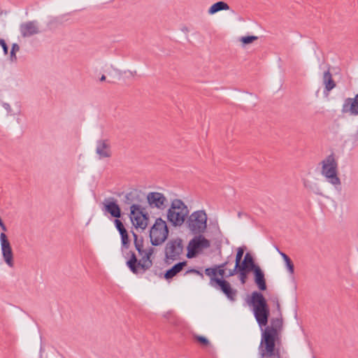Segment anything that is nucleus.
I'll list each match as a JSON object with an SVG mask.
<instances>
[{
    "label": "nucleus",
    "mask_w": 358,
    "mask_h": 358,
    "mask_svg": "<svg viewBox=\"0 0 358 358\" xmlns=\"http://www.w3.org/2000/svg\"><path fill=\"white\" fill-rule=\"evenodd\" d=\"M20 31L22 36L24 38L30 37L40 32L38 22L35 20L21 24Z\"/></svg>",
    "instance_id": "14"
},
{
    "label": "nucleus",
    "mask_w": 358,
    "mask_h": 358,
    "mask_svg": "<svg viewBox=\"0 0 358 358\" xmlns=\"http://www.w3.org/2000/svg\"><path fill=\"white\" fill-rule=\"evenodd\" d=\"M96 153L99 155V159L111 157L110 145L108 140H99L96 142Z\"/></svg>",
    "instance_id": "15"
},
{
    "label": "nucleus",
    "mask_w": 358,
    "mask_h": 358,
    "mask_svg": "<svg viewBox=\"0 0 358 358\" xmlns=\"http://www.w3.org/2000/svg\"><path fill=\"white\" fill-rule=\"evenodd\" d=\"M313 358H315V357H313Z\"/></svg>",
    "instance_id": "49"
},
{
    "label": "nucleus",
    "mask_w": 358,
    "mask_h": 358,
    "mask_svg": "<svg viewBox=\"0 0 358 358\" xmlns=\"http://www.w3.org/2000/svg\"><path fill=\"white\" fill-rule=\"evenodd\" d=\"M209 285L217 289H220L229 301H235L236 300L238 291L232 288L227 280L223 278H211Z\"/></svg>",
    "instance_id": "10"
},
{
    "label": "nucleus",
    "mask_w": 358,
    "mask_h": 358,
    "mask_svg": "<svg viewBox=\"0 0 358 358\" xmlns=\"http://www.w3.org/2000/svg\"><path fill=\"white\" fill-rule=\"evenodd\" d=\"M284 262H285L286 268L287 269V271L292 275L294 274V264H293L292 261L291 260V259L289 257L287 259H285Z\"/></svg>",
    "instance_id": "32"
},
{
    "label": "nucleus",
    "mask_w": 358,
    "mask_h": 358,
    "mask_svg": "<svg viewBox=\"0 0 358 358\" xmlns=\"http://www.w3.org/2000/svg\"><path fill=\"white\" fill-rule=\"evenodd\" d=\"M182 252L183 244L180 238L169 240L164 248L166 262L171 264L173 261L178 259Z\"/></svg>",
    "instance_id": "6"
},
{
    "label": "nucleus",
    "mask_w": 358,
    "mask_h": 358,
    "mask_svg": "<svg viewBox=\"0 0 358 358\" xmlns=\"http://www.w3.org/2000/svg\"><path fill=\"white\" fill-rule=\"evenodd\" d=\"M189 213L187 205L181 199H175L168 209L167 220L173 227H180L187 218Z\"/></svg>",
    "instance_id": "2"
},
{
    "label": "nucleus",
    "mask_w": 358,
    "mask_h": 358,
    "mask_svg": "<svg viewBox=\"0 0 358 358\" xmlns=\"http://www.w3.org/2000/svg\"><path fill=\"white\" fill-rule=\"evenodd\" d=\"M147 201L151 208L164 210L168 206L166 197L161 192H149L147 195Z\"/></svg>",
    "instance_id": "12"
},
{
    "label": "nucleus",
    "mask_w": 358,
    "mask_h": 358,
    "mask_svg": "<svg viewBox=\"0 0 358 358\" xmlns=\"http://www.w3.org/2000/svg\"><path fill=\"white\" fill-rule=\"evenodd\" d=\"M250 271H245L239 268H236V266H234L233 269L229 270L228 274L226 275V277L229 278L234 276L236 274H238V278L240 282H241L242 285H244L247 281L248 275Z\"/></svg>",
    "instance_id": "21"
},
{
    "label": "nucleus",
    "mask_w": 358,
    "mask_h": 358,
    "mask_svg": "<svg viewBox=\"0 0 358 358\" xmlns=\"http://www.w3.org/2000/svg\"><path fill=\"white\" fill-rule=\"evenodd\" d=\"M145 255H147L148 257H149L150 259H151V257L152 255H150L149 253H148L145 250V252H143Z\"/></svg>",
    "instance_id": "44"
},
{
    "label": "nucleus",
    "mask_w": 358,
    "mask_h": 358,
    "mask_svg": "<svg viewBox=\"0 0 358 358\" xmlns=\"http://www.w3.org/2000/svg\"><path fill=\"white\" fill-rule=\"evenodd\" d=\"M188 243L187 257L192 259L195 257L203 249L210 248V242L202 234H197Z\"/></svg>",
    "instance_id": "8"
},
{
    "label": "nucleus",
    "mask_w": 358,
    "mask_h": 358,
    "mask_svg": "<svg viewBox=\"0 0 358 358\" xmlns=\"http://www.w3.org/2000/svg\"><path fill=\"white\" fill-rule=\"evenodd\" d=\"M272 302L275 305L276 310L278 312V315L279 316H282V311H281V307L279 302L278 297L277 296H273L271 298Z\"/></svg>",
    "instance_id": "33"
},
{
    "label": "nucleus",
    "mask_w": 358,
    "mask_h": 358,
    "mask_svg": "<svg viewBox=\"0 0 358 358\" xmlns=\"http://www.w3.org/2000/svg\"><path fill=\"white\" fill-rule=\"evenodd\" d=\"M357 134H358V131H357Z\"/></svg>",
    "instance_id": "48"
},
{
    "label": "nucleus",
    "mask_w": 358,
    "mask_h": 358,
    "mask_svg": "<svg viewBox=\"0 0 358 358\" xmlns=\"http://www.w3.org/2000/svg\"><path fill=\"white\" fill-rule=\"evenodd\" d=\"M148 253H149L150 255H151L152 256V255L154 254L155 252V248H149L148 250H145Z\"/></svg>",
    "instance_id": "40"
},
{
    "label": "nucleus",
    "mask_w": 358,
    "mask_h": 358,
    "mask_svg": "<svg viewBox=\"0 0 358 358\" xmlns=\"http://www.w3.org/2000/svg\"><path fill=\"white\" fill-rule=\"evenodd\" d=\"M276 250H278V252H279V254L281 255V257H282L283 260L285 261V259H287V258H289V257L284 252H281L278 248H276Z\"/></svg>",
    "instance_id": "37"
},
{
    "label": "nucleus",
    "mask_w": 358,
    "mask_h": 358,
    "mask_svg": "<svg viewBox=\"0 0 358 358\" xmlns=\"http://www.w3.org/2000/svg\"><path fill=\"white\" fill-rule=\"evenodd\" d=\"M248 304L252 306L254 316L257 324L262 328L266 327L262 333L261 343L259 347V355L264 357H280L278 349H275V343L280 340V332L282 329V317L278 315L277 317L271 320V325L266 326L270 316V310L264 295L257 291L251 294Z\"/></svg>",
    "instance_id": "1"
},
{
    "label": "nucleus",
    "mask_w": 358,
    "mask_h": 358,
    "mask_svg": "<svg viewBox=\"0 0 358 358\" xmlns=\"http://www.w3.org/2000/svg\"><path fill=\"white\" fill-rule=\"evenodd\" d=\"M187 264V262L186 261H183L174 264L165 272L164 275V278L167 280L172 279L183 269Z\"/></svg>",
    "instance_id": "19"
},
{
    "label": "nucleus",
    "mask_w": 358,
    "mask_h": 358,
    "mask_svg": "<svg viewBox=\"0 0 358 358\" xmlns=\"http://www.w3.org/2000/svg\"><path fill=\"white\" fill-rule=\"evenodd\" d=\"M229 9V5L222 1H217L213 3L210 8L208 9V13L210 15H213L221 10H227Z\"/></svg>",
    "instance_id": "23"
},
{
    "label": "nucleus",
    "mask_w": 358,
    "mask_h": 358,
    "mask_svg": "<svg viewBox=\"0 0 358 358\" xmlns=\"http://www.w3.org/2000/svg\"><path fill=\"white\" fill-rule=\"evenodd\" d=\"M0 227L1 229L3 231H7V228L5 225V224L3 223V222L2 221L1 218L0 217Z\"/></svg>",
    "instance_id": "38"
},
{
    "label": "nucleus",
    "mask_w": 358,
    "mask_h": 358,
    "mask_svg": "<svg viewBox=\"0 0 358 358\" xmlns=\"http://www.w3.org/2000/svg\"><path fill=\"white\" fill-rule=\"evenodd\" d=\"M5 106H6L5 108H7L8 107H9V104H8V103H6Z\"/></svg>",
    "instance_id": "45"
},
{
    "label": "nucleus",
    "mask_w": 358,
    "mask_h": 358,
    "mask_svg": "<svg viewBox=\"0 0 358 358\" xmlns=\"http://www.w3.org/2000/svg\"><path fill=\"white\" fill-rule=\"evenodd\" d=\"M189 273H194V274H196L198 275H200L201 278H203V273L200 272L199 270L196 269V268H190L189 270H187L185 275H187V274H189Z\"/></svg>",
    "instance_id": "36"
},
{
    "label": "nucleus",
    "mask_w": 358,
    "mask_h": 358,
    "mask_svg": "<svg viewBox=\"0 0 358 358\" xmlns=\"http://www.w3.org/2000/svg\"><path fill=\"white\" fill-rule=\"evenodd\" d=\"M194 338L202 346H208L210 344L208 339L203 336L194 335Z\"/></svg>",
    "instance_id": "29"
},
{
    "label": "nucleus",
    "mask_w": 358,
    "mask_h": 358,
    "mask_svg": "<svg viewBox=\"0 0 358 358\" xmlns=\"http://www.w3.org/2000/svg\"><path fill=\"white\" fill-rule=\"evenodd\" d=\"M128 72L129 73V74L132 76L136 75V71H128Z\"/></svg>",
    "instance_id": "42"
},
{
    "label": "nucleus",
    "mask_w": 358,
    "mask_h": 358,
    "mask_svg": "<svg viewBox=\"0 0 358 358\" xmlns=\"http://www.w3.org/2000/svg\"><path fill=\"white\" fill-rule=\"evenodd\" d=\"M169 233L166 222L161 217L156 219L150 231L151 244L154 246L161 245L167 239Z\"/></svg>",
    "instance_id": "5"
},
{
    "label": "nucleus",
    "mask_w": 358,
    "mask_h": 358,
    "mask_svg": "<svg viewBox=\"0 0 358 358\" xmlns=\"http://www.w3.org/2000/svg\"><path fill=\"white\" fill-rule=\"evenodd\" d=\"M254 280L260 291H265L267 288L265 275L262 268L259 266L254 271Z\"/></svg>",
    "instance_id": "17"
},
{
    "label": "nucleus",
    "mask_w": 358,
    "mask_h": 358,
    "mask_svg": "<svg viewBox=\"0 0 358 358\" xmlns=\"http://www.w3.org/2000/svg\"><path fill=\"white\" fill-rule=\"evenodd\" d=\"M142 194L141 192L134 189L124 196V203L127 205H133L134 203L139 204L142 202Z\"/></svg>",
    "instance_id": "18"
},
{
    "label": "nucleus",
    "mask_w": 358,
    "mask_h": 358,
    "mask_svg": "<svg viewBox=\"0 0 358 358\" xmlns=\"http://www.w3.org/2000/svg\"><path fill=\"white\" fill-rule=\"evenodd\" d=\"M1 254L3 261L9 267L14 266V255L10 243L4 233L0 234Z\"/></svg>",
    "instance_id": "11"
},
{
    "label": "nucleus",
    "mask_w": 358,
    "mask_h": 358,
    "mask_svg": "<svg viewBox=\"0 0 358 358\" xmlns=\"http://www.w3.org/2000/svg\"><path fill=\"white\" fill-rule=\"evenodd\" d=\"M231 259V257L229 256L227 257V259L224 263L219 264L216 266L217 268V274L221 276V278H223L224 273H225V267L227 266V264L229 263L230 260Z\"/></svg>",
    "instance_id": "25"
},
{
    "label": "nucleus",
    "mask_w": 358,
    "mask_h": 358,
    "mask_svg": "<svg viewBox=\"0 0 358 358\" xmlns=\"http://www.w3.org/2000/svg\"><path fill=\"white\" fill-rule=\"evenodd\" d=\"M122 245L124 248H128L129 247V239L128 232L120 234Z\"/></svg>",
    "instance_id": "31"
},
{
    "label": "nucleus",
    "mask_w": 358,
    "mask_h": 358,
    "mask_svg": "<svg viewBox=\"0 0 358 358\" xmlns=\"http://www.w3.org/2000/svg\"><path fill=\"white\" fill-rule=\"evenodd\" d=\"M20 50V46L17 43H13L12 45V48L10 52V60L12 62H16L17 60L16 52Z\"/></svg>",
    "instance_id": "26"
},
{
    "label": "nucleus",
    "mask_w": 358,
    "mask_h": 358,
    "mask_svg": "<svg viewBox=\"0 0 358 358\" xmlns=\"http://www.w3.org/2000/svg\"><path fill=\"white\" fill-rule=\"evenodd\" d=\"M322 175L324 176L327 181L336 187L341 184V180L338 176V162L335 159L334 155H328L322 162Z\"/></svg>",
    "instance_id": "3"
},
{
    "label": "nucleus",
    "mask_w": 358,
    "mask_h": 358,
    "mask_svg": "<svg viewBox=\"0 0 358 358\" xmlns=\"http://www.w3.org/2000/svg\"><path fill=\"white\" fill-rule=\"evenodd\" d=\"M5 106H6L5 108H7L8 107H9V104H8V103H6Z\"/></svg>",
    "instance_id": "47"
},
{
    "label": "nucleus",
    "mask_w": 358,
    "mask_h": 358,
    "mask_svg": "<svg viewBox=\"0 0 358 358\" xmlns=\"http://www.w3.org/2000/svg\"><path fill=\"white\" fill-rule=\"evenodd\" d=\"M345 100H347V101H358V94L355 95V98H347Z\"/></svg>",
    "instance_id": "39"
},
{
    "label": "nucleus",
    "mask_w": 358,
    "mask_h": 358,
    "mask_svg": "<svg viewBox=\"0 0 358 358\" xmlns=\"http://www.w3.org/2000/svg\"><path fill=\"white\" fill-rule=\"evenodd\" d=\"M5 106H6L5 108H7L8 107H9V104H8V103H6Z\"/></svg>",
    "instance_id": "46"
},
{
    "label": "nucleus",
    "mask_w": 358,
    "mask_h": 358,
    "mask_svg": "<svg viewBox=\"0 0 358 358\" xmlns=\"http://www.w3.org/2000/svg\"><path fill=\"white\" fill-rule=\"evenodd\" d=\"M342 113H350L352 115H358V101H344L342 107Z\"/></svg>",
    "instance_id": "22"
},
{
    "label": "nucleus",
    "mask_w": 358,
    "mask_h": 358,
    "mask_svg": "<svg viewBox=\"0 0 358 358\" xmlns=\"http://www.w3.org/2000/svg\"><path fill=\"white\" fill-rule=\"evenodd\" d=\"M130 219L136 228L145 229L148 226L149 216L140 204L134 203L130 206Z\"/></svg>",
    "instance_id": "7"
},
{
    "label": "nucleus",
    "mask_w": 358,
    "mask_h": 358,
    "mask_svg": "<svg viewBox=\"0 0 358 358\" xmlns=\"http://www.w3.org/2000/svg\"><path fill=\"white\" fill-rule=\"evenodd\" d=\"M114 223H115V227H116L117 230L119 231L120 234H122L127 232L123 223L122 222L121 220H119V218L115 219L114 221Z\"/></svg>",
    "instance_id": "28"
},
{
    "label": "nucleus",
    "mask_w": 358,
    "mask_h": 358,
    "mask_svg": "<svg viewBox=\"0 0 358 358\" xmlns=\"http://www.w3.org/2000/svg\"><path fill=\"white\" fill-rule=\"evenodd\" d=\"M242 215H245V216H248V215L246 213H243L242 212H238V218H241Z\"/></svg>",
    "instance_id": "41"
},
{
    "label": "nucleus",
    "mask_w": 358,
    "mask_h": 358,
    "mask_svg": "<svg viewBox=\"0 0 358 358\" xmlns=\"http://www.w3.org/2000/svg\"><path fill=\"white\" fill-rule=\"evenodd\" d=\"M132 235L134 238V245L136 250L138 251L140 255H143L145 250H143V238L141 237V238H138V236L136 233L132 231Z\"/></svg>",
    "instance_id": "24"
},
{
    "label": "nucleus",
    "mask_w": 358,
    "mask_h": 358,
    "mask_svg": "<svg viewBox=\"0 0 358 358\" xmlns=\"http://www.w3.org/2000/svg\"><path fill=\"white\" fill-rule=\"evenodd\" d=\"M103 207L102 210L109 213L112 217L115 219L121 217L122 213L117 201L113 197L106 199L103 202Z\"/></svg>",
    "instance_id": "13"
},
{
    "label": "nucleus",
    "mask_w": 358,
    "mask_h": 358,
    "mask_svg": "<svg viewBox=\"0 0 358 358\" xmlns=\"http://www.w3.org/2000/svg\"><path fill=\"white\" fill-rule=\"evenodd\" d=\"M258 39V37L256 36H242L240 38V41L243 43L244 45H248L250 43H252L253 41Z\"/></svg>",
    "instance_id": "30"
},
{
    "label": "nucleus",
    "mask_w": 358,
    "mask_h": 358,
    "mask_svg": "<svg viewBox=\"0 0 358 358\" xmlns=\"http://www.w3.org/2000/svg\"><path fill=\"white\" fill-rule=\"evenodd\" d=\"M243 254H244V248L242 247L238 248L237 249V252H236V259H235V266H236V268L239 267V264L241 263V262L242 260Z\"/></svg>",
    "instance_id": "27"
},
{
    "label": "nucleus",
    "mask_w": 358,
    "mask_h": 358,
    "mask_svg": "<svg viewBox=\"0 0 358 358\" xmlns=\"http://www.w3.org/2000/svg\"><path fill=\"white\" fill-rule=\"evenodd\" d=\"M106 79V76L104 75H102L100 78V81H105Z\"/></svg>",
    "instance_id": "43"
},
{
    "label": "nucleus",
    "mask_w": 358,
    "mask_h": 358,
    "mask_svg": "<svg viewBox=\"0 0 358 358\" xmlns=\"http://www.w3.org/2000/svg\"><path fill=\"white\" fill-rule=\"evenodd\" d=\"M129 254H131V257L127 262V266L133 273L138 274L139 268L142 269L143 272H145L152 266V261L145 254L142 255V258L140 260L137 259L134 252L130 251Z\"/></svg>",
    "instance_id": "9"
},
{
    "label": "nucleus",
    "mask_w": 358,
    "mask_h": 358,
    "mask_svg": "<svg viewBox=\"0 0 358 358\" xmlns=\"http://www.w3.org/2000/svg\"><path fill=\"white\" fill-rule=\"evenodd\" d=\"M259 266L255 264L253 256L250 253L247 252L243 261L239 264V268L248 271L250 272L254 271Z\"/></svg>",
    "instance_id": "16"
},
{
    "label": "nucleus",
    "mask_w": 358,
    "mask_h": 358,
    "mask_svg": "<svg viewBox=\"0 0 358 358\" xmlns=\"http://www.w3.org/2000/svg\"><path fill=\"white\" fill-rule=\"evenodd\" d=\"M322 81L323 85H324V92H327V93L336 87V83L332 78V75L330 73L329 69L324 72Z\"/></svg>",
    "instance_id": "20"
},
{
    "label": "nucleus",
    "mask_w": 358,
    "mask_h": 358,
    "mask_svg": "<svg viewBox=\"0 0 358 358\" xmlns=\"http://www.w3.org/2000/svg\"><path fill=\"white\" fill-rule=\"evenodd\" d=\"M207 220L205 210H196L187 217L186 224L193 234H203L207 229Z\"/></svg>",
    "instance_id": "4"
},
{
    "label": "nucleus",
    "mask_w": 358,
    "mask_h": 358,
    "mask_svg": "<svg viewBox=\"0 0 358 358\" xmlns=\"http://www.w3.org/2000/svg\"><path fill=\"white\" fill-rule=\"evenodd\" d=\"M205 273L206 275L210 276L211 278H217V268H207L205 270Z\"/></svg>",
    "instance_id": "34"
},
{
    "label": "nucleus",
    "mask_w": 358,
    "mask_h": 358,
    "mask_svg": "<svg viewBox=\"0 0 358 358\" xmlns=\"http://www.w3.org/2000/svg\"><path fill=\"white\" fill-rule=\"evenodd\" d=\"M0 47H2L4 55H8V47L5 42V41L2 38H0Z\"/></svg>",
    "instance_id": "35"
}]
</instances>
